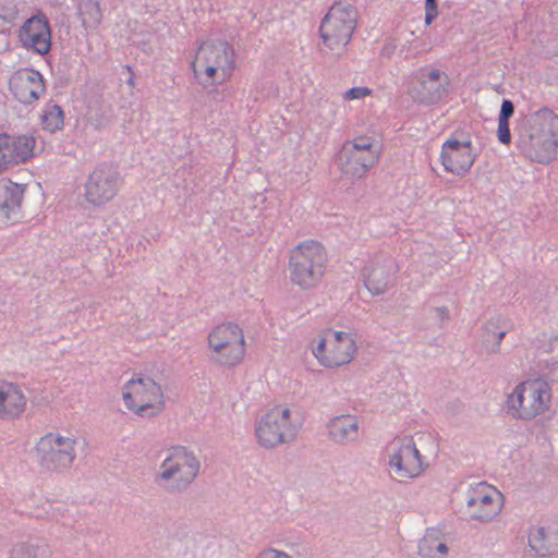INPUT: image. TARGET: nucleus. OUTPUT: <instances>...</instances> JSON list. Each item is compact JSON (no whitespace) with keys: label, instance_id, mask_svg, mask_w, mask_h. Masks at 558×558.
Returning <instances> with one entry per match:
<instances>
[{"label":"nucleus","instance_id":"f03ea898","mask_svg":"<svg viewBox=\"0 0 558 558\" xmlns=\"http://www.w3.org/2000/svg\"><path fill=\"white\" fill-rule=\"evenodd\" d=\"M191 68L203 87L221 85L231 80L236 69L235 51L222 40H205L197 47Z\"/></svg>","mask_w":558,"mask_h":558},{"label":"nucleus","instance_id":"0eeeda50","mask_svg":"<svg viewBox=\"0 0 558 558\" xmlns=\"http://www.w3.org/2000/svg\"><path fill=\"white\" fill-rule=\"evenodd\" d=\"M311 351L319 365L338 368L354 359L357 345L351 332L328 328L312 342Z\"/></svg>","mask_w":558,"mask_h":558},{"label":"nucleus","instance_id":"393cba45","mask_svg":"<svg viewBox=\"0 0 558 558\" xmlns=\"http://www.w3.org/2000/svg\"><path fill=\"white\" fill-rule=\"evenodd\" d=\"M43 128L53 132L63 125V112L57 105L46 106L41 116Z\"/></svg>","mask_w":558,"mask_h":558},{"label":"nucleus","instance_id":"bb28decb","mask_svg":"<svg viewBox=\"0 0 558 558\" xmlns=\"http://www.w3.org/2000/svg\"><path fill=\"white\" fill-rule=\"evenodd\" d=\"M434 547L440 555H445L447 553L446 545L442 543L436 544V538H434L433 535L428 533L424 536L420 544V554L424 558H435V554L433 551Z\"/></svg>","mask_w":558,"mask_h":558},{"label":"nucleus","instance_id":"b1692460","mask_svg":"<svg viewBox=\"0 0 558 558\" xmlns=\"http://www.w3.org/2000/svg\"><path fill=\"white\" fill-rule=\"evenodd\" d=\"M364 283L372 294L384 293L389 286V271L385 266L378 265L364 268Z\"/></svg>","mask_w":558,"mask_h":558},{"label":"nucleus","instance_id":"39448f33","mask_svg":"<svg viewBox=\"0 0 558 558\" xmlns=\"http://www.w3.org/2000/svg\"><path fill=\"white\" fill-rule=\"evenodd\" d=\"M122 400L131 413L143 418L155 417L166 408L162 386L150 376L143 374H134L123 385Z\"/></svg>","mask_w":558,"mask_h":558},{"label":"nucleus","instance_id":"6e6552de","mask_svg":"<svg viewBox=\"0 0 558 558\" xmlns=\"http://www.w3.org/2000/svg\"><path fill=\"white\" fill-rule=\"evenodd\" d=\"M359 21L357 9L347 2H335L324 16L319 34L324 45L330 50H340L351 40Z\"/></svg>","mask_w":558,"mask_h":558},{"label":"nucleus","instance_id":"c85d7f7f","mask_svg":"<svg viewBox=\"0 0 558 558\" xmlns=\"http://www.w3.org/2000/svg\"><path fill=\"white\" fill-rule=\"evenodd\" d=\"M439 15L438 0H424V23L430 25Z\"/></svg>","mask_w":558,"mask_h":558},{"label":"nucleus","instance_id":"6ab92c4d","mask_svg":"<svg viewBox=\"0 0 558 558\" xmlns=\"http://www.w3.org/2000/svg\"><path fill=\"white\" fill-rule=\"evenodd\" d=\"M19 37L24 47L40 54H46L50 50V26L44 15L28 19L21 27Z\"/></svg>","mask_w":558,"mask_h":558},{"label":"nucleus","instance_id":"ddd939ff","mask_svg":"<svg viewBox=\"0 0 558 558\" xmlns=\"http://www.w3.org/2000/svg\"><path fill=\"white\" fill-rule=\"evenodd\" d=\"M502 505V494L490 484L480 482L471 485L468 489V511L475 520H493L501 511Z\"/></svg>","mask_w":558,"mask_h":558},{"label":"nucleus","instance_id":"4be33fe9","mask_svg":"<svg viewBox=\"0 0 558 558\" xmlns=\"http://www.w3.org/2000/svg\"><path fill=\"white\" fill-rule=\"evenodd\" d=\"M23 197V189L10 181H0V211L4 218H10V211L19 208Z\"/></svg>","mask_w":558,"mask_h":558},{"label":"nucleus","instance_id":"a878e982","mask_svg":"<svg viewBox=\"0 0 558 558\" xmlns=\"http://www.w3.org/2000/svg\"><path fill=\"white\" fill-rule=\"evenodd\" d=\"M81 15L86 27L97 26L102 17L99 4L94 1H88L82 5Z\"/></svg>","mask_w":558,"mask_h":558},{"label":"nucleus","instance_id":"f257e3e1","mask_svg":"<svg viewBox=\"0 0 558 558\" xmlns=\"http://www.w3.org/2000/svg\"><path fill=\"white\" fill-rule=\"evenodd\" d=\"M517 146L532 161H551L558 150V114L553 109L543 107L526 116Z\"/></svg>","mask_w":558,"mask_h":558},{"label":"nucleus","instance_id":"1a4fd4ad","mask_svg":"<svg viewBox=\"0 0 558 558\" xmlns=\"http://www.w3.org/2000/svg\"><path fill=\"white\" fill-rule=\"evenodd\" d=\"M378 142L369 135H357L347 141L338 155V165L343 174L362 178L379 160Z\"/></svg>","mask_w":558,"mask_h":558},{"label":"nucleus","instance_id":"9d476101","mask_svg":"<svg viewBox=\"0 0 558 558\" xmlns=\"http://www.w3.org/2000/svg\"><path fill=\"white\" fill-rule=\"evenodd\" d=\"M292 435L291 412L288 408L277 405L265 413L255 426V437L259 446L274 448Z\"/></svg>","mask_w":558,"mask_h":558},{"label":"nucleus","instance_id":"cd10ccee","mask_svg":"<svg viewBox=\"0 0 558 558\" xmlns=\"http://www.w3.org/2000/svg\"><path fill=\"white\" fill-rule=\"evenodd\" d=\"M529 544L535 554L544 556L547 551L544 529L537 527L532 530L529 534Z\"/></svg>","mask_w":558,"mask_h":558},{"label":"nucleus","instance_id":"473e14b6","mask_svg":"<svg viewBox=\"0 0 558 558\" xmlns=\"http://www.w3.org/2000/svg\"><path fill=\"white\" fill-rule=\"evenodd\" d=\"M257 558H291L288 554L276 550V549H268L266 551H263Z\"/></svg>","mask_w":558,"mask_h":558},{"label":"nucleus","instance_id":"dca6fc26","mask_svg":"<svg viewBox=\"0 0 558 558\" xmlns=\"http://www.w3.org/2000/svg\"><path fill=\"white\" fill-rule=\"evenodd\" d=\"M35 146L34 136L0 133V171L28 161L34 156Z\"/></svg>","mask_w":558,"mask_h":558},{"label":"nucleus","instance_id":"5701e85b","mask_svg":"<svg viewBox=\"0 0 558 558\" xmlns=\"http://www.w3.org/2000/svg\"><path fill=\"white\" fill-rule=\"evenodd\" d=\"M357 433V422L354 416L342 415L335 417L329 424V436L337 442L352 439Z\"/></svg>","mask_w":558,"mask_h":558},{"label":"nucleus","instance_id":"20e7f679","mask_svg":"<svg viewBox=\"0 0 558 558\" xmlns=\"http://www.w3.org/2000/svg\"><path fill=\"white\" fill-rule=\"evenodd\" d=\"M551 399V387L546 380L526 379L519 383L508 395L506 410L514 418L529 421L546 413Z\"/></svg>","mask_w":558,"mask_h":558},{"label":"nucleus","instance_id":"412c9836","mask_svg":"<svg viewBox=\"0 0 558 558\" xmlns=\"http://www.w3.org/2000/svg\"><path fill=\"white\" fill-rule=\"evenodd\" d=\"M26 397L19 386L0 381V418L19 417L25 410Z\"/></svg>","mask_w":558,"mask_h":558},{"label":"nucleus","instance_id":"9b49d317","mask_svg":"<svg viewBox=\"0 0 558 558\" xmlns=\"http://www.w3.org/2000/svg\"><path fill=\"white\" fill-rule=\"evenodd\" d=\"M475 150L468 135L451 134L441 145L439 161L444 170L454 175H464L475 161Z\"/></svg>","mask_w":558,"mask_h":558},{"label":"nucleus","instance_id":"aec40b11","mask_svg":"<svg viewBox=\"0 0 558 558\" xmlns=\"http://www.w3.org/2000/svg\"><path fill=\"white\" fill-rule=\"evenodd\" d=\"M420 90L417 97L421 102L436 104L447 93L449 85L448 75L439 69H430L420 75Z\"/></svg>","mask_w":558,"mask_h":558},{"label":"nucleus","instance_id":"f8f14e48","mask_svg":"<svg viewBox=\"0 0 558 558\" xmlns=\"http://www.w3.org/2000/svg\"><path fill=\"white\" fill-rule=\"evenodd\" d=\"M199 470L196 458L185 448H173L161 464L160 480L173 488H181L194 481Z\"/></svg>","mask_w":558,"mask_h":558},{"label":"nucleus","instance_id":"2eb2a0df","mask_svg":"<svg viewBox=\"0 0 558 558\" xmlns=\"http://www.w3.org/2000/svg\"><path fill=\"white\" fill-rule=\"evenodd\" d=\"M74 440L59 434L43 436L36 446V453L41 463L52 468L68 466L73 461Z\"/></svg>","mask_w":558,"mask_h":558},{"label":"nucleus","instance_id":"4468645a","mask_svg":"<svg viewBox=\"0 0 558 558\" xmlns=\"http://www.w3.org/2000/svg\"><path fill=\"white\" fill-rule=\"evenodd\" d=\"M389 468L400 481L416 477L424 471V460L412 438L404 437L393 442Z\"/></svg>","mask_w":558,"mask_h":558},{"label":"nucleus","instance_id":"f3484780","mask_svg":"<svg viewBox=\"0 0 558 558\" xmlns=\"http://www.w3.org/2000/svg\"><path fill=\"white\" fill-rule=\"evenodd\" d=\"M119 189L118 174L110 168H96L85 184V198L88 203L99 206L111 201Z\"/></svg>","mask_w":558,"mask_h":558},{"label":"nucleus","instance_id":"7ed1b4c3","mask_svg":"<svg viewBox=\"0 0 558 558\" xmlns=\"http://www.w3.org/2000/svg\"><path fill=\"white\" fill-rule=\"evenodd\" d=\"M327 266L326 247L316 240H304L295 245L290 253V281L303 290L313 289L323 280Z\"/></svg>","mask_w":558,"mask_h":558},{"label":"nucleus","instance_id":"a211bd4d","mask_svg":"<svg viewBox=\"0 0 558 558\" xmlns=\"http://www.w3.org/2000/svg\"><path fill=\"white\" fill-rule=\"evenodd\" d=\"M9 88L13 97L25 105L37 101L46 90L43 75L27 68L19 69L11 75Z\"/></svg>","mask_w":558,"mask_h":558},{"label":"nucleus","instance_id":"7c9ffc66","mask_svg":"<svg viewBox=\"0 0 558 558\" xmlns=\"http://www.w3.org/2000/svg\"><path fill=\"white\" fill-rule=\"evenodd\" d=\"M497 136L502 144L508 145L511 142L509 121L498 120Z\"/></svg>","mask_w":558,"mask_h":558},{"label":"nucleus","instance_id":"c756f323","mask_svg":"<svg viewBox=\"0 0 558 558\" xmlns=\"http://www.w3.org/2000/svg\"><path fill=\"white\" fill-rule=\"evenodd\" d=\"M371 94H372V89L371 88L363 87V86H357V87H352V88L348 89L343 94V98L345 100H355V99L365 98V97L369 96Z\"/></svg>","mask_w":558,"mask_h":558},{"label":"nucleus","instance_id":"423d86ee","mask_svg":"<svg viewBox=\"0 0 558 558\" xmlns=\"http://www.w3.org/2000/svg\"><path fill=\"white\" fill-rule=\"evenodd\" d=\"M207 351L210 360L219 366H239L246 355V339L243 328L231 322L214 326L207 335Z\"/></svg>","mask_w":558,"mask_h":558},{"label":"nucleus","instance_id":"2f4dec72","mask_svg":"<svg viewBox=\"0 0 558 558\" xmlns=\"http://www.w3.org/2000/svg\"><path fill=\"white\" fill-rule=\"evenodd\" d=\"M513 111H514L513 104L510 100L505 99L501 104V109H500L498 120L509 121L510 117L513 114Z\"/></svg>","mask_w":558,"mask_h":558}]
</instances>
